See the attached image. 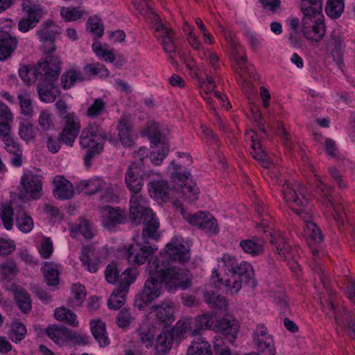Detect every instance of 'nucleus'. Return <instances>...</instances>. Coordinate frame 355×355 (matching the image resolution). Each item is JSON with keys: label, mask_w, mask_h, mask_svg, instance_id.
Segmentation results:
<instances>
[{"label": "nucleus", "mask_w": 355, "mask_h": 355, "mask_svg": "<svg viewBox=\"0 0 355 355\" xmlns=\"http://www.w3.org/2000/svg\"><path fill=\"white\" fill-rule=\"evenodd\" d=\"M166 255L160 254L149 261V277L142 292L136 295L135 306L140 311L157 298L162 293V284L169 291H184L191 287L193 275L190 270L173 266L170 260L184 263L190 259V250L177 237L172 239L165 247Z\"/></svg>", "instance_id": "nucleus-1"}, {"label": "nucleus", "mask_w": 355, "mask_h": 355, "mask_svg": "<svg viewBox=\"0 0 355 355\" xmlns=\"http://www.w3.org/2000/svg\"><path fill=\"white\" fill-rule=\"evenodd\" d=\"M225 271L230 276L226 279L220 278L218 274L211 276V282L215 287L220 288L223 286L231 294L237 293L245 284L250 287H255L257 284L254 278V272L252 265L247 261L238 263L235 257L224 254L221 258Z\"/></svg>", "instance_id": "nucleus-2"}, {"label": "nucleus", "mask_w": 355, "mask_h": 355, "mask_svg": "<svg viewBox=\"0 0 355 355\" xmlns=\"http://www.w3.org/2000/svg\"><path fill=\"white\" fill-rule=\"evenodd\" d=\"M107 138V133L98 121L89 123L82 130L79 144L81 148L87 150L83 157L86 168H89L93 159L103 152L104 142Z\"/></svg>", "instance_id": "nucleus-3"}, {"label": "nucleus", "mask_w": 355, "mask_h": 355, "mask_svg": "<svg viewBox=\"0 0 355 355\" xmlns=\"http://www.w3.org/2000/svg\"><path fill=\"white\" fill-rule=\"evenodd\" d=\"M130 218L133 223H143L144 239H157L159 223L150 209L146 207L145 198L140 193H132L130 199Z\"/></svg>", "instance_id": "nucleus-4"}, {"label": "nucleus", "mask_w": 355, "mask_h": 355, "mask_svg": "<svg viewBox=\"0 0 355 355\" xmlns=\"http://www.w3.org/2000/svg\"><path fill=\"white\" fill-rule=\"evenodd\" d=\"M282 195L285 202L289 205L293 211L303 220L305 225L312 223L314 210L310 202V196L307 189L302 184L294 187L285 182L282 185Z\"/></svg>", "instance_id": "nucleus-5"}, {"label": "nucleus", "mask_w": 355, "mask_h": 355, "mask_svg": "<svg viewBox=\"0 0 355 355\" xmlns=\"http://www.w3.org/2000/svg\"><path fill=\"white\" fill-rule=\"evenodd\" d=\"M51 68L48 72L43 73V78H40L37 87L40 99L45 103L53 102L58 94V89L55 87V83L61 72L62 62L60 58H53Z\"/></svg>", "instance_id": "nucleus-6"}, {"label": "nucleus", "mask_w": 355, "mask_h": 355, "mask_svg": "<svg viewBox=\"0 0 355 355\" xmlns=\"http://www.w3.org/2000/svg\"><path fill=\"white\" fill-rule=\"evenodd\" d=\"M171 164L174 169V171L171 173V180L177 187H180L183 199L189 203L197 200L200 190L196 187V183L191 179L190 173L188 171L180 172L181 165L175 164L173 161Z\"/></svg>", "instance_id": "nucleus-7"}, {"label": "nucleus", "mask_w": 355, "mask_h": 355, "mask_svg": "<svg viewBox=\"0 0 355 355\" xmlns=\"http://www.w3.org/2000/svg\"><path fill=\"white\" fill-rule=\"evenodd\" d=\"M135 279V272L130 268H127L122 272L121 281L107 302V306L110 309H119L125 304L126 294Z\"/></svg>", "instance_id": "nucleus-8"}, {"label": "nucleus", "mask_w": 355, "mask_h": 355, "mask_svg": "<svg viewBox=\"0 0 355 355\" xmlns=\"http://www.w3.org/2000/svg\"><path fill=\"white\" fill-rule=\"evenodd\" d=\"M153 28L155 30V37L162 40V45L164 51L168 54V59L172 64H175V55L176 46L173 41L174 32L172 29L166 27L159 19L157 15H154V24Z\"/></svg>", "instance_id": "nucleus-9"}, {"label": "nucleus", "mask_w": 355, "mask_h": 355, "mask_svg": "<svg viewBox=\"0 0 355 355\" xmlns=\"http://www.w3.org/2000/svg\"><path fill=\"white\" fill-rule=\"evenodd\" d=\"M53 58H60L57 55H49L44 58L42 61H39L37 65L23 66L19 70V75L24 83L31 85L40 78H43V73L48 72L51 68Z\"/></svg>", "instance_id": "nucleus-10"}, {"label": "nucleus", "mask_w": 355, "mask_h": 355, "mask_svg": "<svg viewBox=\"0 0 355 355\" xmlns=\"http://www.w3.org/2000/svg\"><path fill=\"white\" fill-rule=\"evenodd\" d=\"M318 19H313L316 16H305L302 21V32L304 37L311 42H318L325 34L323 16L319 15Z\"/></svg>", "instance_id": "nucleus-11"}, {"label": "nucleus", "mask_w": 355, "mask_h": 355, "mask_svg": "<svg viewBox=\"0 0 355 355\" xmlns=\"http://www.w3.org/2000/svg\"><path fill=\"white\" fill-rule=\"evenodd\" d=\"M64 125L58 136L59 140L72 146L80 130V122L74 112H69L62 118Z\"/></svg>", "instance_id": "nucleus-12"}, {"label": "nucleus", "mask_w": 355, "mask_h": 355, "mask_svg": "<svg viewBox=\"0 0 355 355\" xmlns=\"http://www.w3.org/2000/svg\"><path fill=\"white\" fill-rule=\"evenodd\" d=\"M157 250V248L149 245L148 243L132 244L128 248L126 259L130 265H143Z\"/></svg>", "instance_id": "nucleus-13"}, {"label": "nucleus", "mask_w": 355, "mask_h": 355, "mask_svg": "<svg viewBox=\"0 0 355 355\" xmlns=\"http://www.w3.org/2000/svg\"><path fill=\"white\" fill-rule=\"evenodd\" d=\"M144 175L140 163L132 162L130 164L125 173V182L132 193H139L142 189Z\"/></svg>", "instance_id": "nucleus-14"}, {"label": "nucleus", "mask_w": 355, "mask_h": 355, "mask_svg": "<svg viewBox=\"0 0 355 355\" xmlns=\"http://www.w3.org/2000/svg\"><path fill=\"white\" fill-rule=\"evenodd\" d=\"M214 330L226 337L230 343H233L239 331V324L236 320L232 317L223 318L214 325Z\"/></svg>", "instance_id": "nucleus-15"}, {"label": "nucleus", "mask_w": 355, "mask_h": 355, "mask_svg": "<svg viewBox=\"0 0 355 355\" xmlns=\"http://www.w3.org/2000/svg\"><path fill=\"white\" fill-rule=\"evenodd\" d=\"M23 10L28 13V17L21 19L18 24L19 30L26 33L36 26L42 17V11L38 6L22 3Z\"/></svg>", "instance_id": "nucleus-16"}, {"label": "nucleus", "mask_w": 355, "mask_h": 355, "mask_svg": "<svg viewBox=\"0 0 355 355\" xmlns=\"http://www.w3.org/2000/svg\"><path fill=\"white\" fill-rule=\"evenodd\" d=\"M151 313H154L156 320L165 324L174 322V304L171 301L162 302L151 307Z\"/></svg>", "instance_id": "nucleus-17"}, {"label": "nucleus", "mask_w": 355, "mask_h": 355, "mask_svg": "<svg viewBox=\"0 0 355 355\" xmlns=\"http://www.w3.org/2000/svg\"><path fill=\"white\" fill-rule=\"evenodd\" d=\"M148 187L151 198L164 202L169 200L171 191L166 180L162 179L152 180L148 183Z\"/></svg>", "instance_id": "nucleus-18"}, {"label": "nucleus", "mask_w": 355, "mask_h": 355, "mask_svg": "<svg viewBox=\"0 0 355 355\" xmlns=\"http://www.w3.org/2000/svg\"><path fill=\"white\" fill-rule=\"evenodd\" d=\"M2 141L5 150L11 156L10 164L14 167H21L23 164V148L17 139L11 137Z\"/></svg>", "instance_id": "nucleus-19"}, {"label": "nucleus", "mask_w": 355, "mask_h": 355, "mask_svg": "<svg viewBox=\"0 0 355 355\" xmlns=\"http://www.w3.org/2000/svg\"><path fill=\"white\" fill-rule=\"evenodd\" d=\"M252 135L250 136L251 140V151L250 154L252 157L257 160L263 167L270 168L272 165V162L260 144L256 133L252 131Z\"/></svg>", "instance_id": "nucleus-20"}, {"label": "nucleus", "mask_w": 355, "mask_h": 355, "mask_svg": "<svg viewBox=\"0 0 355 355\" xmlns=\"http://www.w3.org/2000/svg\"><path fill=\"white\" fill-rule=\"evenodd\" d=\"M320 304L327 316L329 318H334L337 324H341L345 318L343 309L345 308L343 306L340 308L331 293L329 294V299L325 301V303L320 300Z\"/></svg>", "instance_id": "nucleus-21"}, {"label": "nucleus", "mask_w": 355, "mask_h": 355, "mask_svg": "<svg viewBox=\"0 0 355 355\" xmlns=\"http://www.w3.org/2000/svg\"><path fill=\"white\" fill-rule=\"evenodd\" d=\"M173 340V331L163 329L156 339L154 355H166L171 349Z\"/></svg>", "instance_id": "nucleus-22"}, {"label": "nucleus", "mask_w": 355, "mask_h": 355, "mask_svg": "<svg viewBox=\"0 0 355 355\" xmlns=\"http://www.w3.org/2000/svg\"><path fill=\"white\" fill-rule=\"evenodd\" d=\"M53 183L55 186L53 193L55 198L60 200H67L73 196L72 184L63 176H56Z\"/></svg>", "instance_id": "nucleus-23"}, {"label": "nucleus", "mask_w": 355, "mask_h": 355, "mask_svg": "<svg viewBox=\"0 0 355 355\" xmlns=\"http://www.w3.org/2000/svg\"><path fill=\"white\" fill-rule=\"evenodd\" d=\"M21 184L26 193H30L31 198L33 199L40 198L42 184L37 176L24 175L21 179Z\"/></svg>", "instance_id": "nucleus-24"}, {"label": "nucleus", "mask_w": 355, "mask_h": 355, "mask_svg": "<svg viewBox=\"0 0 355 355\" xmlns=\"http://www.w3.org/2000/svg\"><path fill=\"white\" fill-rule=\"evenodd\" d=\"M269 242L274 246L273 250L282 257L284 260L286 259V254L289 252L291 247L282 232H270Z\"/></svg>", "instance_id": "nucleus-25"}, {"label": "nucleus", "mask_w": 355, "mask_h": 355, "mask_svg": "<svg viewBox=\"0 0 355 355\" xmlns=\"http://www.w3.org/2000/svg\"><path fill=\"white\" fill-rule=\"evenodd\" d=\"M117 130L119 139L125 147H130L134 142L132 139V127L129 119L126 116H122L119 121Z\"/></svg>", "instance_id": "nucleus-26"}, {"label": "nucleus", "mask_w": 355, "mask_h": 355, "mask_svg": "<svg viewBox=\"0 0 355 355\" xmlns=\"http://www.w3.org/2000/svg\"><path fill=\"white\" fill-rule=\"evenodd\" d=\"M90 328L93 336L101 347H106L110 344L105 322L99 319L92 320L90 322Z\"/></svg>", "instance_id": "nucleus-27"}, {"label": "nucleus", "mask_w": 355, "mask_h": 355, "mask_svg": "<svg viewBox=\"0 0 355 355\" xmlns=\"http://www.w3.org/2000/svg\"><path fill=\"white\" fill-rule=\"evenodd\" d=\"M263 241L257 236L249 239H242L239 246L243 251L252 257H257L263 252Z\"/></svg>", "instance_id": "nucleus-28"}, {"label": "nucleus", "mask_w": 355, "mask_h": 355, "mask_svg": "<svg viewBox=\"0 0 355 355\" xmlns=\"http://www.w3.org/2000/svg\"><path fill=\"white\" fill-rule=\"evenodd\" d=\"M103 209L107 212L106 225L108 227H114L118 224H122L127 220V214L125 210L119 207L106 205Z\"/></svg>", "instance_id": "nucleus-29"}, {"label": "nucleus", "mask_w": 355, "mask_h": 355, "mask_svg": "<svg viewBox=\"0 0 355 355\" xmlns=\"http://www.w3.org/2000/svg\"><path fill=\"white\" fill-rule=\"evenodd\" d=\"M18 44L17 39L6 34L0 39V61L8 58L15 51Z\"/></svg>", "instance_id": "nucleus-30"}, {"label": "nucleus", "mask_w": 355, "mask_h": 355, "mask_svg": "<svg viewBox=\"0 0 355 355\" xmlns=\"http://www.w3.org/2000/svg\"><path fill=\"white\" fill-rule=\"evenodd\" d=\"M67 329L62 325H49L45 329V332L56 345H62L66 343Z\"/></svg>", "instance_id": "nucleus-31"}, {"label": "nucleus", "mask_w": 355, "mask_h": 355, "mask_svg": "<svg viewBox=\"0 0 355 355\" xmlns=\"http://www.w3.org/2000/svg\"><path fill=\"white\" fill-rule=\"evenodd\" d=\"M84 80H86V78L81 71L71 69L62 75L61 85L64 89H68L73 86L77 81L83 82Z\"/></svg>", "instance_id": "nucleus-32"}, {"label": "nucleus", "mask_w": 355, "mask_h": 355, "mask_svg": "<svg viewBox=\"0 0 355 355\" xmlns=\"http://www.w3.org/2000/svg\"><path fill=\"white\" fill-rule=\"evenodd\" d=\"M213 315L205 313L197 315L193 324V336H198L201 331L206 329H214Z\"/></svg>", "instance_id": "nucleus-33"}, {"label": "nucleus", "mask_w": 355, "mask_h": 355, "mask_svg": "<svg viewBox=\"0 0 355 355\" xmlns=\"http://www.w3.org/2000/svg\"><path fill=\"white\" fill-rule=\"evenodd\" d=\"M187 355H212L211 345L204 338H198L189 347Z\"/></svg>", "instance_id": "nucleus-34"}, {"label": "nucleus", "mask_w": 355, "mask_h": 355, "mask_svg": "<svg viewBox=\"0 0 355 355\" xmlns=\"http://www.w3.org/2000/svg\"><path fill=\"white\" fill-rule=\"evenodd\" d=\"M230 46L232 47V58L234 60V67L236 68V71L237 73H243L246 72L247 73H250V70L246 65V56L243 55H241L239 49H238V44L232 40L230 43Z\"/></svg>", "instance_id": "nucleus-35"}, {"label": "nucleus", "mask_w": 355, "mask_h": 355, "mask_svg": "<svg viewBox=\"0 0 355 355\" xmlns=\"http://www.w3.org/2000/svg\"><path fill=\"white\" fill-rule=\"evenodd\" d=\"M300 9L305 16L321 15L322 0H301Z\"/></svg>", "instance_id": "nucleus-36"}, {"label": "nucleus", "mask_w": 355, "mask_h": 355, "mask_svg": "<svg viewBox=\"0 0 355 355\" xmlns=\"http://www.w3.org/2000/svg\"><path fill=\"white\" fill-rule=\"evenodd\" d=\"M139 340L146 348L151 347L155 341V328L148 324L143 325L137 330Z\"/></svg>", "instance_id": "nucleus-37"}, {"label": "nucleus", "mask_w": 355, "mask_h": 355, "mask_svg": "<svg viewBox=\"0 0 355 355\" xmlns=\"http://www.w3.org/2000/svg\"><path fill=\"white\" fill-rule=\"evenodd\" d=\"M331 190L330 187L322 184L321 192L326 197L331 207L333 208L334 212L332 213V216L334 219L337 222L343 221L344 217V207L342 205H336L333 202L331 196Z\"/></svg>", "instance_id": "nucleus-38"}, {"label": "nucleus", "mask_w": 355, "mask_h": 355, "mask_svg": "<svg viewBox=\"0 0 355 355\" xmlns=\"http://www.w3.org/2000/svg\"><path fill=\"white\" fill-rule=\"evenodd\" d=\"M16 225L24 233L30 232L33 228V218L22 209L16 212Z\"/></svg>", "instance_id": "nucleus-39"}, {"label": "nucleus", "mask_w": 355, "mask_h": 355, "mask_svg": "<svg viewBox=\"0 0 355 355\" xmlns=\"http://www.w3.org/2000/svg\"><path fill=\"white\" fill-rule=\"evenodd\" d=\"M55 318L61 322H63L71 327H77L78 320L76 315L71 310L65 307H59L55 310Z\"/></svg>", "instance_id": "nucleus-40"}, {"label": "nucleus", "mask_w": 355, "mask_h": 355, "mask_svg": "<svg viewBox=\"0 0 355 355\" xmlns=\"http://www.w3.org/2000/svg\"><path fill=\"white\" fill-rule=\"evenodd\" d=\"M258 352L263 355H275L276 349L273 337H260L259 340H253Z\"/></svg>", "instance_id": "nucleus-41"}, {"label": "nucleus", "mask_w": 355, "mask_h": 355, "mask_svg": "<svg viewBox=\"0 0 355 355\" xmlns=\"http://www.w3.org/2000/svg\"><path fill=\"white\" fill-rule=\"evenodd\" d=\"M104 185L105 182L103 180L94 178L80 181L78 184V188L81 190L87 189L86 194L90 196L100 191Z\"/></svg>", "instance_id": "nucleus-42"}, {"label": "nucleus", "mask_w": 355, "mask_h": 355, "mask_svg": "<svg viewBox=\"0 0 355 355\" xmlns=\"http://www.w3.org/2000/svg\"><path fill=\"white\" fill-rule=\"evenodd\" d=\"M15 298L19 309L24 313H28L32 309L30 295L24 289L15 291Z\"/></svg>", "instance_id": "nucleus-43"}, {"label": "nucleus", "mask_w": 355, "mask_h": 355, "mask_svg": "<svg viewBox=\"0 0 355 355\" xmlns=\"http://www.w3.org/2000/svg\"><path fill=\"white\" fill-rule=\"evenodd\" d=\"M59 31L57 26L54 25L53 21L48 20L42 24L41 28L37 31L40 41L55 39V36L59 35Z\"/></svg>", "instance_id": "nucleus-44"}, {"label": "nucleus", "mask_w": 355, "mask_h": 355, "mask_svg": "<svg viewBox=\"0 0 355 355\" xmlns=\"http://www.w3.org/2000/svg\"><path fill=\"white\" fill-rule=\"evenodd\" d=\"M82 73L86 78V80L99 74L106 77L109 76V71L103 64L100 63L88 64L85 65L83 67V71Z\"/></svg>", "instance_id": "nucleus-45"}, {"label": "nucleus", "mask_w": 355, "mask_h": 355, "mask_svg": "<svg viewBox=\"0 0 355 355\" xmlns=\"http://www.w3.org/2000/svg\"><path fill=\"white\" fill-rule=\"evenodd\" d=\"M344 0H328L325 7L327 15L331 19H338L344 12Z\"/></svg>", "instance_id": "nucleus-46"}, {"label": "nucleus", "mask_w": 355, "mask_h": 355, "mask_svg": "<svg viewBox=\"0 0 355 355\" xmlns=\"http://www.w3.org/2000/svg\"><path fill=\"white\" fill-rule=\"evenodd\" d=\"M44 277L49 286H55L59 282V272L55 265L46 263L43 267Z\"/></svg>", "instance_id": "nucleus-47"}, {"label": "nucleus", "mask_w": 355, "mask_h": 355, "mask_svg": "<svg viewBox=\"0 0 355 355\" xmlns=\"http://www.w3.org/2000/svg\"><path fill=\"white\" fill-rule=\"evenodd\" d=\"M85 11L80 7H62L60 9V15L65 21H74L81 19Z\"/></svg>", "instance_id": "nucleus-48"}, {"label": "nucleus", "mask_w": 355, "mask_h": 355, "mask_svg": "<svg viewBox=\"0 0 355 355\" xmlns=\"http://www.w3.org/2000/svg\"><path fill=\"white\" fill-rule=\"evenodd\" d=\"M13 116L10 110L4 114H0V136L2 140L11 137L10 130Z\"/></svg>", "instance_id": "nucleus-49"}, {"label": "nucleus", "mask_w": 355, "mask_h": 355, "mask_svg": "<svg viewBox=\"0 0 355 355\" xmlns=\"http://www.w3.org/2000/svg\"><path fill=\"white\" fill-rule=\"evenodd\" d=\"M18 271L16 263L12 259H7L0 264V277L2 280L11 279Z\"/></svg>", "instance_id": "nucleus-50"}, {"label": "nucleus", "mask_w": 355, "mask_h": 355, "mask_svg": "<svg viewBox=\"0 0 355 355\" xmlns=\"http://www.w3.org/2000/svg\"><path fill=\"white\" fill-rule=\"evenodd\" d=\"M91 254H93L91 248L89 247H85L82 249L80 259L83 265L86 266L87 270L89 272H96L98 270V261H93L90 258Z\"/></svg>", "instance_id": "nucleus-51"}, {"label": "nucleus", "mask_w": 355, "mask_h": 355, "mask_svg": "<svg viewBox=\"0 0 355 355\" xmlns=\"http://www.w3.org/2000/svg\"><path fill=\"white\" fill-rule=\"evenodd\" d=\"M106 109V103L101 98L94 100L93 103L89 105L85 112L87 117L95 119L101 116Z\"/></svg>", "instance_id": "nucleus-52"}, {"label": "nucleus", "mask_w": 355, "mask_h": 355, "mask_svg": "<svg viewBox=\"0 0 355 355\" xmlns=\"http://www.w3.org/2000/svg\"><path fill=\"white\" fill-rule=\"evenodd\" d=\"M199 229L211 234H216L218 232L217 220L209 212H206Z\"/></svg>", "instance_id": "nucleus-53"}, {"label": "nucleus", "mask_w": 355, "mask_h": 355, "mask_svg": "<svg viewBox=\"0 0 355 355\" xmlns=\"http://www.w3.org/2000/svg\"><path fill=\"white\" fill-rule=\"evenodd\" d=\"M206 302L212 308L219 310H226L227 302L225 297L216 295L214 293H207L205 295Z\"/></svg>", "instance_id": "nucleus-54"}, {"label": "nucleus", "mask_w": 355, "mask_h": 355, "mask_svg": "<svg viewBox=\"0 0 355 355\" xmlns=\"http://www.w3.org/2000/svg\"><path fill=\"white\" fill-rule=\"evenodd\" d=\"M72 292L74 295V299L70 300L69 306L72 307L80 306L86 297L85 287L80 284H73Z\"/></svg>", "instance_id": "nucleus-55"}, {"label": "nucleus", "mask_w": 355, "mask_h": 355, "mask_svg": "<svg viewBox=\"0 0 355 355\" xmlns=\"http://www.w3.org/2000/svg\"><path fill=\"white\" fill-rule=\"evenodd\" d=\"M26 334V327L21 322H14L12 323L8 336L13 342L18 343L24 338Z\"/></svg>", "instance_id": "nucleus-56"}, {"label": "nucleus", "mask_w": 355, "mask_h": 355, "mask_svg": "<svg viewBox=\"0 0 355 355\" xmlns=\"http://www.w3.org/2000/svg\"><path fill=\"white\" fill-rule=\"evenodd\" d=\"M146 132L150 143L156 145L162 141V134L159 130L158 123L155 121H150L148 123Z\"/></svg>", "instance_id": "nucleus-57"}, {"label": "nucleus", "mask_w": 355, "mask_h": 355, "mask_svg": "<svg viewBox=\"0 0 355 355\" xmlns=\"http://www.w3.org/2000/svg\"><path fill=\"white\" fill-rule=\"evenodd\" d=\"M0 215L5 228L8 230H11L13 225V208L8 205H2Z\"/></svg>", "instance_id": "nucleus-58"}, {"label": "nucleus", "mask_w": 355, "mask_h": 355, "mask_svg": "<svg viewBox=\"0 0 355 355\" xmlns=\"http://www.w3.org/2000/svg\"><path fill=\"white\" fill-rule=\"evenodd\" d=\"M71 232H79L85 239H91L94 236L91 224L86 219H80L79 223L72 227Z\"/></svg>", "instance_id": "nucleus-59"}, {"label": "nucleus", "mask_w": 355, "mask_h": 355, "mask_svg": "<svg viewBox=\"0 0 355 355\" xmlns=\"http://www.w3.org/2000/svg\"><path fill=\"white\" fill-rule=\"evenodd\" d=\"M343 311L345 318L340 326L344 329L352 338L355 339V322L353 320V315L346 309H343Z\"/></svg>", "instance_id": "nucleus-60"}, {"label": "nucleus", "mask_w": 355, "mask_h": 355, "mask_svg": "<svg viewBox=\"0 0 355 355\" xmlns=\"http://www.w3.org/2000/svg\"><path fill=\"white\" fill-rule=\"evenodd\" d=\"M304 230L310 239L315 243H320L323 241V234L315 223H308L307 225L304 226Z\"/></svg>", "instance_id": "nucleus-61"}, {"label": "nucleus", "mask_w": 355, "mask_h": 355, "mask_svg": "<svg viewBox=\"0 0 355 355\" xmlns=\"http://www.w3.org/2000/svg\"><path fill=\"white\" fill-rule=\"evenodd\" d=\"M87 24L89 26L90 31L96 37H102L104 34V26L99 17L97 16L90 17L87 19Z\"/></svg>", "instance_id": "nucleus-62"}, {"label": "nucleus", "mask_w": 355, "mask_h": 355, "mask_svg": "<svg viewBox=\"0 0 355 355\" xmlns=\"http://www.w3.org/2000/svg\"><path fill=\"white\" fill-rule=\"evenodd\" d=\"M17 98L19 101L21 114L26 116L32 115L33 110L29 95L26 93L20 94H18Z\"/></svg>", "instance_id": "nucleus-63"}, {"label": "nucleus", "mask_w": 355, "mask_h": 355, "mask_svg": "<svg viewBox=\"0 0 355 355\" xmlns=\"http://www.w3.org/2000/svg\"><path fill=\"white\" fill-rule=\"evenodd\" d=\"M328 45L332 48L331 50H344L345 45L343 35L339 31H332Z\"/></svg>", "instance_id": "nucleus-64"}]
</instances>
